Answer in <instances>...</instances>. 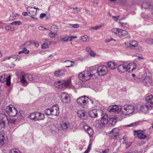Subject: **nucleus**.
Masks as SVG:
<instances>
[{
  "label": "nucleus",
  "mask_w": 153,
  "mask_h": 153,
  "mask_svg": "<svg viewBox=\"0 0 153 153\" xmlns=\"http://www.w3.org/2000/svg\"><path fill=\"white\" fill-rule=\"evenodd\" d=\"M136 64L134 63L128 64L123 63L118 66V70L121 73H124L125 72L131 73L136 69Z\"/></svg>",
  "instance_id": "obj_1"
},
{
  "label": "nucleus",
  "mask_w": 153,
  "mask_h": 153,
  "mask_svg": "<svg viewBox=\"0 0 153 153\" xmlns=\"http://www.w3.org/2000/svg\"><path fill=\"white\" fill-rule=\"evenodd\" d=\"M86 98L88 97L85 95L82 96L77 99L76 102L81 107L87 108L88 107V102Z\"/></svg>",
  "instance_id": "obj_2"
},
{
  "label": "nucleus",
  "mask_w": 153,
  "mask_h": 153,
  "mask_svg": "<svg viewBox=\"0 0 153 153\" xmlns=\"http://www.w3.org/2000/svg\"><path fill=\"white\" fill-rule=\"evenodd\" d=\"M37 76L33 77L32 75H22L20 78L21 82L25 84L27 82V80L33 82H39L40 80L36 79Z\"/></svg>",
  "instance_id": "obj_3"
},
{
  "label": "nucleus",
  "mask_w": 153,
  "mask_h": 153,
  "mask_svg": "<svg viewBox=\"0 0 153 153\" xmlns=\"http://www.w3.org/2000/svg\"><path fill=\"white\" fill-rule=\"evenodd\" d=\"M134 111V108L133 105H125L121 110L122 113L124 115H128L132 113Z\"/></svg>",
  "instance_id": "obj_4"
},
{
  "label": "nucleus",
  "mask_w": 153,
  "mask_h": 153,
  "mask_svg": "<svg viewBox=\"0 0 153 153\" xmlns=\"http://www.w3.org/2000/svg\"><path fill=\"white\" fill-rule=\"evenodd\" d=\"M103 112L101 109H94L90 110L88 112L89 116L92 118H95L101 116Z\"/></svg>",
  "instance_id": "obj_5"
},
{
  "label": "nucleus",
  "mask_w": 153,
  "mask_h": 153,
  "mask_svg": "<svg viewBox=\"0 0 153 153\" xmlns=\"http://www.w3.org/2000/svg\"><path fill=\"white\" fill-rule=\"evenodd\" d=\"M91 74L89 71H84L80 73L79 76V78L82 81L85 82L91 78Z\"/></svg>",
  "instance_id": "obj_6"
},
{
  "label": "nucleus",
  "mask_w": 153,
  "mask_h": 153,
  "mask_svg": "<svg viewBox=\"0 0 153 153\" xmlns=\"http://www.w3.org/2000/svg\"><path fill=\"white\" fill-rule=\"evenodd\" d=\"M70 80L58 81L56 82L55 85L57 88L61 89L65 86H68L69 85Z\"/></svg>",
  "instance_id": "obj_7"
},
{
  "label": "nucleus",
  "mask_w": 153,
  "mask_h": 153,
  "mask_svg": "<svg viewBox=\"0 0 153 153\" xmlns=\"http://www.w3.org/2000/svg\"><path fill=\"white\" fill-rule=\"evenodd\" d=\"M97 71L96 72H98V74L100 76H104L108 72L107 67L103 65H99L97 66Z\"/></svg>",
  "instance_id": "obj_8"
},
{
  "label": "nucleus",
  "mask_w": 153,
  "mask_h": 153,
  "mask_svg": "<svg viewBox=\"0 0 153 153\" xmlns=\"http://www.w3.org/2000/svg\"><path fill=\"white\" fill-rule=\"evenodd\" d=\"M9 122V121L4 114H0V129L4 128L6 123Z\"/></svg>",
  "instance_id": "obj_9"
},
{
  "label": "nucleus",
  "mask_w": 153,
  "mask_h": 153,
  "mask_svg": "<svg viewBox=\"0 0 153 153\" xmlns=\"http://www.w3.org/2000/svg\"><path fill=\"white\" fill-rule=\"evenodd\" d=\"M152 106L151 105L143 104L140 106V111L144 114H148L149 111L151 110Z\"/></svg>",
  "instance_id": "obj_10"
},
{
  "label": "nucleus",
  "mask_w": 153,
  "mask_h": 153,
  "mask_svg": "<svg viewBox=\"0 0 153 153\" xmlns=\"http://www.w3.org/2000/svg\"><path fill=\"white\" fill-rule=\"evenodd\" d=\"M122 109L121 106L114 105L110 106L108 107V111L109 112H114L116 113H119Z\"/></svg>",
  "instance_id": "obj_11"
},
{
  "label": "nucleus",
  "mask_w": 153,
  "mask_h": 153,
  "mask_svg": "<svg viewBox=\"0 0 153 153\" xmlns=\"http://www.w3.org/2000/svg\"><path fill=\"white\" fill-rule=\"evenodd\" d=\"M6 111L10 115L13 117L16 116L18 112L17 109L15 108H11L9 106L7 107Z\"/></svg>",
  "instance_id": "obj_12"
},
{
  "label": "nucleus",
  "mask_w": 153,
  "mask_h": 153,
  "mask_svg": "<svg viewBox=\"0 0 153 153\" xmlns=\"http://www.w3.org/2000/svg\"><path fill=\"white\" fill-rule=\"evenodd\" d=\"M145 130L140 131L137 130L134 131V134L135 136L137 135L138 137L141 139H145L146 136L144 134Z\"/></svg>",
  "instance_id": "obj_13"
},
{
  "label": "nucleus",
  "mask_w": 153,
  "mask_h": 153,
  "mask_svg": "<svg viewBox=\"0 0 153 153\" xmlns=\"http://www.w3.org/2000/svg\"><path fill=\"white\" fill-rule=\"evenodd\" d=\"M61 99L62 102L64 103H69L70 102V97L69 95L66 92L62 93Z\"/></svg>",
  "instance_id": "obj_14"
},
{
  "label": "nucleus",
  "mask_w": 153,
  "mask_h": 153,
  "mask_svg": "<svg viewBox=\"0 0 153 153\" xmlns=\"http://www.w3.org/2000/svg\"><path fill=\"white\" fill-rule=\"evenodd\" d=\"M27 10L30 15H36L37 10H39L38 8L32 7L30 6L28 7L27 8Z\"/></svg>",
  "instance_id": "obj_15"
},
{
  "label": "nucleus",
  "mask_w": 153,
  "mask_h": 153,
  "mask_svg": "<svg viewBox=\"0 0 153 153\" xmlns=\"http://www.w3.org/2000/svg\"><path fill=\"white\" fill-rule=\"evenodd\" d=\"M52 114L54 116H58L59 114L58 106L57 105H53L51 107Z\"/></svg>",
  "instance_id": "obj_16"
},
{
  "label": "nucleus",
  "mask_w": 153,
  "mask_h": 153,
  "mask_svg": "<svg viewBox=\"0 0 153 153\" xmlns=\"http://www.w3.org/2000/svg\"><path fill=\"white\" fill-rule=\"evenodd\" d=\"M100 122L104 127L105 125L107 124L108 123V116L107 114H104L103 116L102 117Z\"/></svg>",
  "instance_id": "obj_17"
},
{
  "label": "nucleus",
  "mask_w": 153,
  "mask_h": 153,
  "mask_svg": "<svg viewBox=\"0 0 153 153\" xmlns=\"http://www.w3.org/2000/svg\"><path fill=\"white\" fill-rule=\"evenodd\" d=\"M36 119L35 121L43 120L45 117V115L43 114L38 112H35Z\"/></svg>",
  "instance_id": "obj_18"
},
{
  "label": "nucleus",
  "mask_w": 153,
  "mask_h": 153,
  "mask_svg": "<svg viewBox=\"0 0 153 153\" xmlns=\"http://www.w3.org/2000/svg\"><path fill=\"white\" fill-rule=\"evenodd\" d=\"M143 82L144 85L148 86L151 85L152 80L149 76H146L143 79Z\"/></svg>",
  "instance_id": "obj_19"
},
{
  "label": "nucleus",
  "mask_w": 153,
  "mask_h": 153,
  "mask_svg": "<svg viewBox=\"0 0 153 153\" xmlns=\"http://www.w3.org/2000/svg\"><path fill=\"white\" fill-rule=\"evenodd\" d=\"M78 116L81 119L85 120L87 119V117L85 115V112L82 111H79L77 112Z\"/></svg>",
  "instance_id": "obj_20"
},
{
  "label": "nucleus",
  "mask_w": 153,
  "mask_h": 153,
  "mask_svg": "<svg viewBox=\"0 0 153 153\" xmlns=\"http://www.w3.org/2000/svg\"><path fill=\"white\" fill-rule=\"evenodd\" d=\"M84 128L86 130L89 136L90 137H92L94 133L93 129L91 128L86 126H84Z\"/></svg>",
  "instance_id": "obj_21"
},
{
  "label": "nucleus",
  "mask_w": 153,
  "mask_h": 153,
  "mask_svg": "<svg viewBox=\"0 0 153 153\" xmlns=\"http://www.w3.org/2000/svg\"><path fill=\"white\" fill-rule=\"evenodd\" d=\"M141 8L145 9L149 8V9H153V6L149 3L146 2L143 3L141 5Z\"/></svg>",
  "instance_id": "obj_22"
},
{
  "label": "nucleus",
  "mask_w": 153,
  "mask_h": 153,
  "mask_svg": "<svg viewBox=\"0 0 153 153\" xmlns=\"http://www.w3.org/2000/svg\"><path fill=\"white\" fill-rule=\"evenodd\" d=\"M61 126L62 129L66 130L69 128L70 125L68 122H63L61 124Z\"/></svg>",
  "instance_id": "obj_23"
},
{
  "label": "nucleus",
  "mask_w": 153,
  "mask_h": 153,
  "mask_svg": "<svg viewBox=\"0 0 153 153\" xmlns=\"http://www.w3.org/2000/svg\"><path fill=\"white\" fill-rule=\"evenodd\" d=\"M102 124L100 121L98 120L95 121L93 125L96 127L100 129L103 128L104 126L103 125H101Z\"/></svg>",
  "instance_id": "obj_24"
},
{
  "label": "nucleus",
  "mask_w": 153,
  "mask_h": 153,
  "mask_svg": "<svg viewBox=\"0 0 153 153\" xmlns=\"http://www.w3.org/2000/svg\"><path fill=\"white\" fill-rule=\"evenodd\" d=\"M14 59H16L15 60V61L18 62L19 60V58H18V57L17 56H12L10 57H7L3 60L4 61H5L7 60H11V61H13Z\"/></svg>",
  "instance_id": "obj_25"
},
{
  "label": "nucleus",
  "mask_w": 153,
  "mask_h": 153,
  "mask_svg": "<svg viewBox=\"0 0 153 153\" xmlns=\"http://www.w3.org/2000/svg\"><path fill=\"white\" fill-rule=\"evenodd\" d=\"M146 99L148 103L153 105V96L152 95H150L147 96Z\"/></svg>",
  "instance_id": "obj_26"
},
{
  "label": "nucleus",
  "mask_w": 153,
  "mask_h": 153,
  "mask_svg": "<svg viewBox=\"0 0 153 153\" xmlns=\"http://www.w3.org/2000/svg\"><path fill=\"white\" fill-rule=\"evenodd\" d=\"M59 30V28L57 27V26L55 25H53L51 26V29L49 30V31L51 32H53L56 33Z\"/></svg>",
  "instance_id": "obj_27"
},
{
  "label": "nucleus",
  "mask_w": 153,
  "mask_h": 153,
  "mask_svg": "<svg viewBox=\"0 0 153 153\" xmlns=\"http://www.w3.org/2000/svg\"><path fill=\"white\" fill-rule=\"evenodd\" d=\"M65 66L69 68L73 66L74 65V63L70 60H67L65 61Z\"/></svg>",
  "instance_id": "obj_28"
},
{
  "label": "nucleus",
  "mask_w": 153,
  "mask_h": 153,
  "mask_svg": "<svg viewBox=\"0 0 153 153\" xmlns=\"http://www.w3.org/2000/svg\"><path fill=\"white\" fill-rule=\"evenodd\" d=\"M4 134L3 133L0 134V146H2L4 143Z\"/></svg>",
  "instance_id": "obj_29"
},
{
  "label": "nucleus",
  "mask_w": 153,
  "mask_h": 153,
  "mask_svg": "<svg viewBox=\"0 0 153 153\" xmlns=\"http://www.w3.org/2000/svg\"><path fill=\"white\" fill-rule=\"evenodd\" d=\"M116 64L115 63L113 62L110 61L108 62V67L111 69H114L115 68V66Z\"/></svg>",
  "instance_id": "obj_30"
},
{
  "label": "nucleus",
  "mask_w": 153,
  "mask_h": 153,
  "mask_svg": "<svg viewBox=\"0 0 153 153\" xmlns=\"http://www.w3.org/2000/svg\"><path fill=\"white\" fill-rule=\"evenodd\" d=\"M128 33V32L126 30H122V29H120L119 36H124L127 35Z\"/></svg>",
  "instance_id": "obj_31"
},
{
  "label": "nucleus",
  "mask_w": 153,
  "mask_h": 153,
  "mask_svg": "<svg viewBox=\"0 0 153 153\" xmlns=\"http://www.w3.org/2000/svg\"><path fill=\"white\" fill-rule=\"evenodd\" d=\"M51 44V42L50 41H47L45 42L42 45V48H46L49 47Z\"/></svg>",
  "instance_id": "obj_32"
},
{
  "label": "nucleus",
  "mask_w": 153,
  "mask_h": 153,
  "mask_svg": "<svg viewBox=\"0 0 153 153\" xmlns=\"http://www.w3.org/2000/svg\"><path fill=\"white\" fill-rule=\"evenodd\" d=\"M5 30L7 31H13L14 30V27L11 25H8L5 27Z\"/></svg>",
  "instance_id": "obj_33"
},
{
  "label": "nucleus",
  "mask_w": 153,
  "mask_h": 153,
  "mask_svg": "<svg viewBox=\"0 0 153 153\" xmlns=\"http://www.w3.org/2000/svg\"><path fill=\"white\" fill-rule=\"evenodd\" d=\"M120 30V29H118L117 28H114L112 29L111 31L112 33H115L119 36Z\"/></svg>",
  "instance_id": "obj_34"
},
{
  "label": "nucleus",
  "mask_w": 153,
  "mask_h": 153,
  "mask_svg": "<svg viewBox=\"0 0 153 153\" xmlns=\"http://www.w3.org/2000/svg\"><path fill=\"white\" fill-rule=\"evenodd\" d=\"M92 141L91 140H90L89 143V144L87 148V149L85 151V152L83 153H88L90 151L91 148Z\"/></svg>",
  "instance_id": "obj_35"
},
{
  "label": "nucleus",
  "mask_w": 153,
  "mask_h": 153,
  "mask_svg": "<svg viewBox=\"0 0 153 153\" xmlns=\"http://www.w3.org/2000/svg\"><path fill=\"white\" fill-rule=\"evenodd\" d=\"M118 129L117 128H114L110 132V134H112L114 135V137H116L117 134Z\"/></svg>",
  "instance_id": "obj_36"
},
{
  "label": "nucleus",
  "mask_w": 153,
  "mask_h": 153,
  "mask_svg": "<svg viewBox=\"0 0 153 153\" xmlns=\"http://www.w3.org/2000/svg\"><path fill=\"white\" fill-rule=\"evenodd\" d=\"M104 25V23H102L100 24L99 25H97L96 27H93L91 28V29H94L95 30H97L98 29L102 27Z\"/></svg>",
  "instance_id": "obj_37"
},
{
  "label": "nucleus",
  "mask_w": 153,
  "mask_h": 153,
  "mask_svg": "<svg viewBox=\"0 0 153 153\" xmlns=\"http://www.w3.org/2000/svg\"><path fill=\"white\" fill-rule=\"evenodd\" d=\"M131 45V48L136 47L137 46V42L134 40L130 41Z\"/></svg>",
  "instance_id": "obj_38"
},
{
  "label": "nucleus",
  "mask_w": 153,
  "mask_h": 153,
  "mask_svg": "<svg viewBox=\"0 0 153 153\" xmlns=\"http://www.w3.org/2000/svg\"><path fill=\"white\" fill-rule=\"evenodd\" d=\"M10 76H9L8 77H6L5 81H6V85L8 86H9L10 84Z\"/></svg>",
  "instance_id": "obj_39"
},
{
  "label": "nucleus",
  "mask_w": 153,
  "mask_h": 153,
  "mask_svg": "<svg viewBox=\"0 0 153 153\" xmlns=\"http://www.w3.org/2000/svg\"><path fill=\"white\" fill-rule=\"evenodd\" d=\"M4 74H3L0 75V82H4L5 81L6 78L5 77Z\"/></svg>",
  "instance_id": "obj_40"
},
{
  "label": "nucleus",
  "mask_w": 153,
  "mask_h": 153,
  "mask_svg": "<svg viewBox=\"0 0 153 153\" xmlns=\"http://www.w3.org/2000/svg\"><path fill=\"white\" fill-rule=\"evenodd\" d=\"M36 113L35 112L31 114L29 116V118L35 121L36 119Z\"/></svg>",
  "instance_id": "obj_41"
},
{
  "label": "nucleus",
  "mask_w": 153,
  "mask_h": 153,
  "mask_svg": "<svg viewBox=\"0 0 153 153\" xmlns=\"http://www.w3.org/2000/svg\"><path fill=\"white\" fill-rule=\"evenodd\" d=\"M116 120L115 118H111L110 121V123L112 126L115 125L116 124Z\"/></svg>",
  "instance_id": "obj_42"
},
{
  "label": "nucleus",
  "mask_w": 153,
  "mask_h": 153,
  "mask_svg": "<svg viewBox=\"0 0 153 153\" xmlns=\"http://www.w3.org/2000/svg\"><path fill=\"white\" fill-rule=\"evenodd\" d=\"M17 15H18L17 14L13 13L10 16L9 19L11 21L16 19V17Z\"/></svg>",
  "instance_id": "obj_43"
},
{
  "label": "nucleus",
  "mask_w": 153,
  "mask_h": 153,
  "mask_svg": "<svg viewBox=\"0 0 153 153\" xmlns=\"http://www.w3.org/2000/svg\"><path fill=\"white\" fill-rule=\"evenodd\" d=\"M51 108H48L45 110V112L46 114L48 115H52Z\"/></svg>",
  "instance_id": "obj_44"
},
{
  "label": "nucleus",
  "mask_w": 153,
  "mask_h": 153,
  "mask_svg": "<svg viewBox=\"0 0 153 153\" xmlns=\"http://www.w3.org/2000/svg\"><path fill=\"white\" fill-rule=\"evenodd\" d=\"M139 125L138 122H136L132 123L129 125H128L126 126L127 127H131L133 126H135Z\"/></svg>",
  "instance_id": "obj_45"
},
{
  "label": "nucleus",
  "mask_w": 153,
  "mask_h": 153,
  "mask_svg": "<svg viewBox=\"0 0 153 153\" xmlns=\"http://www.w3.org/2000/svg\"><path fill=\"white\" fill-rule=\"evenodd\" d=\"M97 69H94L91 70V72H90V73L91 74V78L93 75H95L96 76V75H98V72H96L95 71H97Z\"/></svg>",
  "instance_id": "obj_46"
},
{
  "label": "nucleus",
  "mask_w": 153,
  "mask_h": 153,
  "mask_svg": "<svg viewBox=\"0 0 153 153\" xmlns=\"http://www.w3.org/2000/svg\"><path fill=\"white\" fill-rule=\"evenodd\" d=\"M22 24V22L20 21H14L12 22L10 25H21Z\"/></svg>",
  "instance_id": "obj_47"
},
{
  "label": "nucleus",
  "mask_w": 153,
  "mask_h": 153,
  "mask_svg": "<svg viewBox=\"0 0 153 153\" xmlns=\"http://www.w3.org/2000/svg\"><path fill=\"white\" fill-rule=\"evenodd\" d=\"M81 40H82V41L86 42L88 41L89 38H88V36L86 35L83 36L81 38Z\"/></svg>",
  "instance_id": "obj_48"
},
{
  "label": "nucleus",
  "mask_w": 153,
  "mask_h": 153,
  "mask_svg": "<svg viewBox=\"0 0 153 153\" xmlns=\"http://www.w3.org/2000/svg\"><path fill=\"white\" fill-rule=\"evenodd\" d=\"M146 42L150 45H153V39L151 38H148L146 40Z\"/></svg>",
  "instance_id": "obj_49"
},
{
  "label": "nucleus",
  "mask_w": 153,
  "mask_h": 153,
  "mask_svg": "<svg viewBox=\"0 0 153 153\" xmlns=\"http://www.w3.org/2000/svg\"><path fill=\"white\" fill-rule=\"evenodd\" d=\"M66 71V70L65 69H62L59 70V71H58V72L59 73V75H60L61 76L62 75H63L65 74V72Z\"/></svg>",
  "instance_id": "obj_50"
},
{
  "label": "nucleus",
  "mask_w": 153,
  "mask_h": 153,
  "mask_svg": "<svg viewBox=\"0 0 153 153\" xmlns=\"http://www.w3.org/2000/svg\"><path fill=\"white\" fill-rule=\"evenodd\" d=\"M61 40L63 41L64 42H68L69 41V37H61Z\"/></svg>",
  "instance_id": "obj_51"
},
{
  "label": "nucleus",
  "mask_w": 153,
  "mask_h": 153,
  "mask_svg": "<svg viewBox=\"0 0 153 153\" xmlns=\"http://www.w3.org/2000/svg\"><path fill=\"white\" fill-rule=\"evenodd\" d=\"M56 34V33L51 32H50L48 33V35L51 37L53 38L55 36Z\"/></svg>",
  "instance_id": "obj_52"
},
{
  "label": "nucleus",
  "mask_w": 153,
  "mask_h": 153,
  "mask_svg": "<svg viewBox=\"0 0 153 153\" xmlns=\"http://www.w3.org/2000/svg\"><path fill=\"white\" fill-rule=\"evenodd\" d=\"M10 153H22L18 150L16 149H13L10 151Z\"/></svg>",
  "instance_id": "obj_53"
},
{
  "label": "nucleus",
  "mask_w": 153,
  "mask_h": 153,
  "mask_svg": "<svg viewBox=\"0 0 153 153\" xmlns=\"http://www.w3.org/2000/svg\"><path fill=\"white\" fill-rule=\"evenodd\" d=\"M69 25L70 26H71L72 27L75 28H78L79 27V25L77 24H70Z\"/></svg>",
  "instance_id": "obj_54"
},
{
  "label": "nucleus",
  "mask_w": 153,
  "mask_h": 153,
  "mask_svg": "<svg viewBox=\"0 0 153 153\" xmlns=\"http://www.w3.org/2000/svg\"><path fill=\"white\" fill-rule=\"evenodd\" d=\"M112 17L113 20H114V21H115L116 22H117V20H118V18H119V16H118L117 17H116L114 16H112Z\"/></svg>",
  "instance_id": "obj_55"
},
{
  "label": "nucleus",
  "mask_w": 153,
  "mask_h": 153,
  "mask_svg": "<svg viewBox=\"0 0 153 153\" xmlns=\"http://www.w3.org/2000/svg\"><path fill=\"white\" fill-rule=\"evenodd\" d=\"M89 53L91 56L93 57H94L96 55L95 53L91 51L90 52H89Z\"/></svg>",
  "instance_id": "obj_56"
},
{
  "label": "nucleus",
  "mask_w": 153,
  "mask_h": 153,
  "mask_svg": "<svg viewBox=\"0 0 153 153\" xmlns=\"http://www.w3.org/2000/svg\"><path fill=\"white\" fill-rule=\"evenodd\" d=\"M77 38L76 36H71L69 37V41H71L72 39H75Z\"/></svg>",
  "instance_id": "obj_57"
},
{
  "label": "nucleus",
  "mask_w": 153,
  "mask_h": 153,
  "mask_svg": "<svg viewBox=\"0 0 153 153\" xmlns=\"http://www.w3.org/2000/svg\"><path fill=\"white\" fill-rule=\"evenodd\" d=\"M109 151V149H107L105 150L102 151V153H108Z\"/></svg>",
  "instance_id": "obj_58"
},
{
  "label": "nucleus",
  "mask_w": 153,
  "mask_h": 153,
  "mask_svg": "<svg viewBox=\"0 0 153 153\" xmlns=\"http://www.w3.org/2000/svg\"><path fill=\"white\" fill-rule=\"evenodd\" d=\"M125 44L127 46V47H128V48L129 47V48H131V44L130 43V42H125Z\"/></svg>",
  "instance_id": "obj_59"
},
{
  "label": "nucleus",
  "mask_w": 153,
  "mask_h": 153,
  "mask_svg": "<svg viewBox=\"0 0 153 153\" xmlns=\"http://www.w3.org/2000/svg\"><path fill=\"white\" fill-rule=\"evenodd\" d=\"M73 8V9L75 11V12H79L80 11L79 9H78L76 7H74Z\"/></svg>",
  "instance_id": "obj_60"
},
{
  "label": "nucleus",
  "mask_w": 153,
  "mask_h": 153,
  "mask_svg": "<svg viewBox=\"0 0 153 153\" xmlns=\"http://www.w3.org/2000/svg\"><path fill=\"white\" fill-rule=\"evenodd\" d=\"M54 74L56 76L59 77L61 76L60 75H59V72L58 71H55Z\"/></svg>",
  "instance_id": "obj_61"
},
{
  "label": "nucleus",
  "mask_w": 153,
  "mask_h": 153,
  "mask_svg": "<svg viewBox=\"0 0 153 153\" xmlns=\"http://www.w3.org/2000/svg\"><path fill=\"white\" fill-rule=\"evenodd\" d=\"M54 74L56 76L59 77L61 76L60 75H59V72L58 71H55Z\"/></svg>",
  "instance_id": "obj_62"
},
{
  "label": "nucleus",
  "mask_w": 153,
  "mask_h": 153,
  "mask_svg": "<svg viewBox=\"0 0 153 153\" xmlns=\"http://www.w3.org/2000/svg\"><path fill=\"white\" fill-rule=\"evenodd\" d=\"M46 16V14L45 13H41L40 15V17L41 19H42L44 17H45Z\"/></svg>",
  "instance_id": "obj_63"
},
{
  "label": "nucleus",
  "mask_w": 153,
  "mask_h": 153,
  "mask_svg": "<svg viewBox=\"0 0 153 153\" xmlns=\"http://www.w3.org/2000/svg\"><path fill=\"white\" fill-rule=\"evenodd\" d=\"M119 25L121 27H124V25H123V23L121 22H119Z\"/></svg>",
  "instance_id": "obj_64"
}]
</instances>
